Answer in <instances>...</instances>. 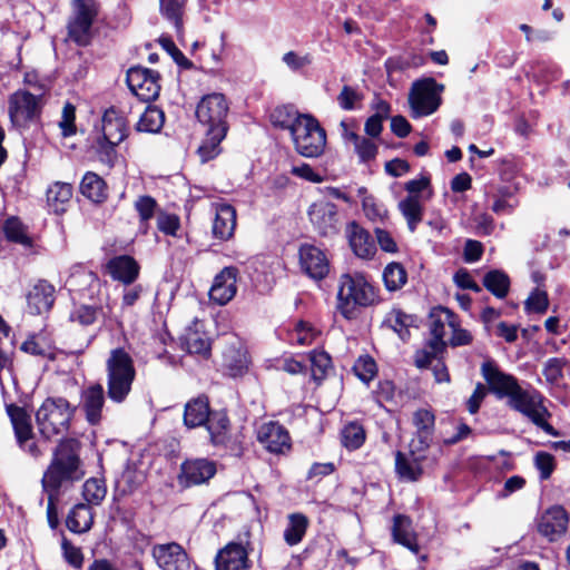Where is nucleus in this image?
<instances>
[{"mask_svg": "<svg viewBox=\"0 0 570 570\" xmlns=\"http://www.w3.org/2000/svg\"><path fill=\"white\" fill-rule=\"evenodd\" d=\"M307 115L301 114L294 105H282L273 109L269 118L274 127L286 129L292 134L293 128H296V125Z\"/></svg>", "mask_w": 570, "mask_h": 570, "instance_id": "obj_35", "label": "nucleus"}, {"mask_svg": "<svg viewBox=\"0 0 570 570\" xmlns=\"http://www.w3.org/2000/svg\"><path fill=\"white\" fill-rule=\"evenodd\" d=\"M399 209L405 218L410 232L414 233L423 218V205L420 198L406 196L399 203Z\"/></svg>", "mask_w": 570, "mask_h": 570, "instance_id": "obj_39", "label": "nucleus"}, {"mask_svg": "<svg viewBox=\"0 0 570 570\" xmlns=\"http://www.w3.org/2000/svg\"><path fill=\"white\" fill-rule=\"evenodd\" d=\"M157 228L165 235L176 237L180 228V218L176 214L159 210L157 215Z\"/></svg>", "mask_w": 570, "mask_h": 570, "instance_id": "obj_61", "label": "nucleus"}, {"mask_svg": "<svg viewBox=\"0 0 570 570\" xmlns=\"http://www.w3.org/2000/svg\"><path fill=\"white\" fill-rule=\"evenodd\" d=\"M382 302L380 288L362 273H345L338 278L336 312L346 321H356L362 311Z\"/></svg>", "mask_w": 570, "mask_h": 570, "instance_id": "obj_4", "label": "nucleus"}, {"mask_svg": "<svg viewBox=\"0 0 570 570\" xmlns=\"http://www.w3.org/2000/svg\"><path fill=\"white\" fill-rule=\"evenodd\" d=\"M482 284L493 296L503 299L509 294L511 281L505 272L491 269L484 274Z\"/></svg>", "mask_w": 570, "mask_h": 570, "instance_id": "obj_38", "label": "nucleus"}, {"mask_svg": "<svg viewBox=\"0 0 570 570\" xmlns=\"http://www.w3.org/2000/svg\"><path fill=\"white\" fill-rule=\"evenodd\" d=\"M345 233L348 244L357 257L370 258L375 254L376 247L370 233L356 222L348 223Z\"/></svg>", "mask_w": 570, "mask_h": 570, "instance_id": "obj_30", "label": "nucleus"}, {"mask_svg": "<svg viewBox=\"0 0 570 570\" xmlns=\"http://www.w3.org/2000/svg\"><path fill=\"white\" fill-rule=\"evenodd\" d=\"M80 450L81 443L77 439L60 440L41 479L42 490L48 495L47 520L51 529L59 525L57 503L61 491L69 489L85 476Z\"/></svg>", "mask_w": 570, "mask_h": 570, "instance_id": "obj_2", "label": "nucleus"}, {"mask_svg": "<svg viewBox=\"0 0 570 570\" xmlns=\"http://www.w3.org/2000/svg\"><path fill=\"white\" fill-rule=\"evenodd\" d=\"M105 272L115 282L122 285H132L139 277L140 265L130 255H117L108 259Z\"/></svg>", "mask_w": 570, "mask_h": 570, "instance_id": "obj_23", "label": "nucleus"}, {"mask_svg": "<svg viewBox=\"0 0 570 570\" xmlns=\"http://www.w3.org/2000/svg\"><path fill=\"white\" fill-rule=\"evenodd\" d=\"M61 549L66 562L76 569H80L82 567L83 554L80 548L75 547L66 537H62Z\"/></svg>", "mask_w": 570, "mask_h": 570, "instance_id": "obj_64", "label": "nucleus"}, {"mask_svg": "<svg viewBox=\"0 0 570 570\" xmlns=\"http://www.w3.org/2000/svg\"><path fill=\"white\" fill-rule=\"evenodd\" d=\"M412 449L407 454L397 451L395 453V471L401 479L414 482L417 481L423 474L422 462L425 456L417 454V445H412Z\"/></svg>", "mask_w": 570, "mask_h": 570, "instance_id": "obj_29", "label": "nucleus"}, {"mask_svg": "<svg viewBox=\"0 0 570 570\" xmlns=\"http://www.w3.org/2000/svg\"><path fill=\"white\" fill-rule=\"evenodd\" d=\"M257 441L271 453H284L291 449L288 431L278 422H266L257 429Z\"/></svg>", "mask_w": 570, "mask_h": 570, "instance_id": "obj_22", "label": "nucleus"}, {"mask_svg": "<svg viewBox=\"0 0 570 570\" xmlns=\"http://www.w3.org/2000/svg\"><path fill=\"white\" fill-rule=\"evenodd\" d=\"M291 138L296 153L305 158H317L325 151L326 131L311 114L293 128Z\"/></svg>", "mask_w": 570, "mask_h": 570, "instance_id": "obj_8", "label": "nucleus"}, {"mask_svg": "<svg viewBox=\"0 0 570 570\" xmlns=\"http://www.w3.org/2000/svg\"><path fill=\"white\" fill-rule=\"evenodd\" d=\"M365 439V430L358 422H350L341 431L342 444L350 451L360 449L364 444Z\"/></svg>", "mask_w": 570, "mask_h": 570, "instance_id": "obj_44", "label": "nucleus"}, {"mask_svg": "<svg viewBox=\"0 0 570 570\" xmlns=\"http://www.w3.org/2000/svg\"><path fill=\"white\" fill-rule=\"evenodd\" d=\"M186 0H159L161 14L169 20L176 31L179 33L183 30V9Z\"/></svg>", "mask_w": 570, "mask_h": 570, "instance_id": "obj_50", "label": "nucleus"}, {"mask_svg": "<svg viewBox=\"0 0 570 570\" xmlns=\"http://www.w3.org/2000/svg\"><path fill=\"white\" fill-rule=\"evenodd\" d=\"M567 360L563 357H551L543 365L542 374L550 384L558 383L563 377V367Z\"/></svg>", "mask_w": 570, "mask_h": 570, "instance_id": "obj_56", "label": "nucleus"}, {"mask_svg": "<svg viewBox=\"0 0 570 570\" xmlns=\"http://www.w3.org/2000/svg\"><path fill=\"white\" fill-rule=\"evenodd\" d=\"M446 348L434 350L433 347L417 350L414 353V365L420 370L431 367L441 356H443Z\"/></svg>", "mask_w": 570, "mask_h": 570, "instance_id": "obj_57", "label": "nucleus"}, {"mask_svg": "<svg viewBox=\"0 0 570 570\" xmlns=\"http://www.w3.org/2000/svg\"><path fill=\"white\" fill-rule=\"evenodd\" d=\"M144 481V472L137 469L136 465L128 463L116 482L124 493H131L138 489Z\"/></svg>", "mask_w": 570, "mask_h": 570, "instance_id": "obj_47", "label": "nucleus"}, {"mask_svg": "<svg viewBox=\"0 0 570 570\" xmlns=\"http://www.w3.org/2000/svg\"><path fill=\"white\" fill-rule=\"evenodd\" d=\"M73 17L68 22V36L78 46L89 45L92 24L99 12L96 0H73Z\"/></svg>", "mask_w": 570, "mask_h": 570, "instance_id": "obj_11", "label": "nucleus"}, {"mask_svg": "<svg viewBox=\"0 0 570 570\" xmlns=\"http://www.w3.org/2000/svg\"><path fill=\"white\" fill-rule=\"evenodd\" d=\"M481 375L487 386L478 383L468 399L466 409L471 414L478 413L488 392H490L498 400H505L507 405L512 411L525 416L548 435L559 436V431L548 422L551 413L544 405L546 397L540 391L529 383L522 386L514 375L503 372L497 362L491 358L481 364Z\"/></svg>", "mask_w": 570, "mask_h": 570, "instance_id": "obj_1", "label": "nucleus"}, {"mask_svg": "<svg viewBox=\"0 0 570 570\" xmlns=\"http://www.w3.org/2000/svg\"><path fill=\"white\" fill-rule=\"evenodd\" d=\"M568 524L569 514L560 504L549 507L537 518L538 532L550 542L557 541L564 535Z\"/></svg>", "mask_w": 570, "mask_h": 570, "instance_id": "obj_16", "label": "nucleus"}, {"mask_svg": "<svg viewBox=\"0 0 570 570\" xmlns=\"http://www.w3.org/2000/svg\"><path fill=\"white\" fill-rule=\"evenodd\" d=\"M128 135L127 120L115 107L108 108L102 116V137L98 140L99 149L107 157L115 154L118 146Z\"/></svg>", "mask_w": 570, "mask_h": 570, "instance_id": "obj_13", "label": "nucleus"}, {"mask_svg": "<svg viewBox=\"0 0 570 570\" xmlns=\"http://www.w3.org/2000/svg\"><path fill=\"white\" fill-rule=\"evenodd\" d=\"M107 395L114 403H124L136 377L132 357L121 347L110 351L106 361Z\"/></svg>", "mask_w": 570, "mask_h": 570, "instance_id": "obj_6", "label": "nucleus"}, {"mask_svg": "<svg viewBox=\"0 0 570 570\" xmlns=\"http://www.w3.org/2000/svg\"><path fill=\"white\" fill-rule=\"evenodd\" d=\"M308 217L321 236L328 237L340 232V215L337 206L331 202L321 200L311 205Z\"/></svg>", "mask_w": 570, "mask_h": 570, "instance_id": "obj_18", "label": "nucleus"}, {"mask_svg": "<svg viewBox=\"0 0 570 570\" xmlns=\"http://www.w3.org/2000/svg\"><path fill=\"white\" fill-rule=\"evenodd\" d=\"M289 340L292 344L309 345L314 341V331L308 323L298 321L289 333Z\"/></svg>", "mask_w": 570, "mask_h": 570, "instance_id": "obj_58", "label": "nucleus"}, {"mask_svg": "<svg viewBox=\"0 0 570 570\" xmlns=\"http://www.w3.org/2000/svg\"><path fill=\"white\" fill-rule=\"evenodd\" d=\"M135 210L139 217V228L147 233L149 228V222L158 215V204L156 199L149 195L139 196L134 204Z\"/></svg>", "mask_w": 570, "mask_h": 570, "instance_id": "obj_42", "label": "nucleus"}, {"mask_svg": "<svg viewBox=\"0 0 570 570\" xmlns=\"http://www.w3.org/2000/svg\"><path fill=\"white\" fill-rule=\"evenodd\" d=\"M146 288L142 284L124 285L121 295V309L127 311L135 306L144 296Z\"/></svg>", "mask_w": 570, "mask_h": 570, "instance_id": "obj_62", "label": "nucleus"}, {"mask_svg": "<svg viewBox=\"0 0 570 570\" xmlns=\"http://www.w3.org/2000/svg\"><path fill=\"white\" fill-rule=\"evenodd\" d=\"M443 90L444 86L432 77L415 80L409 92L411 117L417 119L434 114L442 105Z\"/></svg>", "mask_w": 570, "mask_h": 570, "instance_id": "obj_9", "label": "nucleus"}, {"mask_svg": "<svg viewBox=\"0 0 570 570\" xmlns=\"http://www.w3.org/2000/svg\"><path fill=\"white\" fill-rule=\"evenodd\" d=\"M56 288L47 279H39L27 294V309L32 315L48 313L56 301Z\"/></svg>", "mask_w": 570, "mask_h": 570, "instance_id": "obj_27", "label": "nucleus"}, {"mask_svg": "<svg viewBox=\"0 0 570 570\" xmlns=\"http://www.w3.org/2000/svg\"><path fill=\"white\" fill-rule=\"evenodd\" d=\"M217 472L216 463L208 459H186L180 464L177 475L178 484L183 488H190L207 483Z\"/></svg>", "mask_w": 570, "mask_h": 570, "instance_id": "obj_14", "label": "nucleus"}, {"mask_svg": "<svg viewBox=\"0 0 570 570\" xmlns=\"http://www.w3.org/2000/svg\"><path fill=\"white\" fill-rule=\"evenodd\" d=\"M100 312L101 307L80 305L71 312L70 320L72 322H78L82 326H89L97 321Z\"/></svg>", "mask_w": 570, "mask_h": 570, "instance_id": "obj_59", "label": "nucleus"}, {"mask_svg": "<svg viewBox=\"0 0 570 570\" xmlns=\"http://www.w3.org/2000/svg\"><path fill=\"white\" fill-rule=\"evenodd\" d=\"M348 140L353 142L354 150L358 156L360 163H368L375 159L379 147L372 139L361 137L356 132H351L348 135Z\"/></svg>", "mask_w": 570, "mask_h": 570, "instance_id": "obj_49", "label": "nucleus"}, {"mask_svg": "<svg viewBox=\"0 0 570 570\" xmlns=\"http://www.w3.org/2000/svg\"><path fill=\"white\" fill-rule=\"evenodd\" d=\"M228 111L223 94L206 95L197 104L196 118L203 127V139L196 153L203 164L217 158L223 151L222 142L229 130Z\"/></svg>", "mask_w": 570, "mask_h": 570, "instance_id": "obj_3", "label": "nucleus"}, {"mask_svg": "<svg viewBox=\"0 0 570 570\" xmlns=\"http://www.w3.org/2000/svg\"><path fill=\"white\" fill-rule=\"evenodd\" d=\"M185 346L188 353L198 354L207 358L210 355V342L198 332L189 333L185 338Z\"/></svg>", "mask_w": 570, "mask_h": 570, "instance_id": "obj_54", "label": "nucleus"}, {"mask_svg": "<svg viewBox=\"0 0 570 570\" xmlns=\"http://www.w3.org/2000/svg\"><path fill=\"white\" fill-rule=\"evenodd\" d=\"M246 542H229L219 549L215 557L216 570H250L252 561L248 559Z\"/></svg>", "mask_w": 570, "mask_h": 570, "instance_id": "obj_20", "label": "nucleus"}, {"mask_svg": "<svg viewBox=\"0 0 570 570\" xmlns=\"http://www.w3.org/2000/svg\"><path fill=\"white\" fill-rule=\"evenodd\" d=\"M151 556L160 570H190L191 559L177 542L154 546Z\"/></svg>", "mask_w": 570, "mask_h": 570, "instance_id": "obj_17", "label": "nucleus"}, {"mask_svg": "<svg viewBox=\"0 0 570 570\" xmlns=\"http://www.w3.org/2000/svg\"><path fill=\"white\" fill-rule=\"evenodd\" d=\"M393 540L407 548L413 553H419L420 546L416 533L412 527V520L405 514H396L392 525Z\"/></svg>", "mask_w": 570, "mask_h": 570, "instance_id": "obj_31", "label": "nucleus"}, {"mask_svg": "<svg viewBox=\"0 0 570 570\" xmlns=\"http://www.w3.org/2000/svg\"><path fill=\"white\" fill-rule=\"evenodd\" d=\"M414 323L415 317L413 315L394 307L385 315L382 327L393 331L403 342H406L410 340V328Z\"/></svg>", "mask_w": 570, "mask_h": 570, "instance_id": "obj_33", "label": "nucleus"}, {"mask_svg": "<svg viewBox=\"0 0 570 570\" xmlns=\"http://www.w3.org/2000/svg\"><path fill=\"white\" fill-rule=\"evenodd\" d=\"M46 91L43 86H39L37 92L19 89L9 96L8 114L14 128L27 130L40 122Z\"/></svg>", "mask_w": 570, "mask_h": 570, "instance_id": "obj_7", "label": "nucleus"}, {"mask_svg": "<svg viewBox=\"0 0 570 570\" xmlns=\"http://www.w3.org/2000/svg\"><path fill=\"white\" fill-rule=\"evenodd\" d=\"M299 266L308 277L324 279L330 273V261L324 250L312 244H302L298 249Z\"/></svg>", "mask_w": 570, "mask_h": 570, "instance_id": "obj_19", "label": "nucleus"}, {"mask_svg": "<svg viewBox=\"0 0 570 570\" xmlns=\"http://www.w3.org/2000/svg\"><path fill=\"white\" fill-rule=\"evenodd\" d=\"M20 350L27 354L41 356L50 361L57 358V350L39 335H30L20 346Z\"/></svg>", "mask_w": 570, "mask_h": 570, "instance_id": "obj_43", "label": "nucleus"}, {"mask_svg": "<svg viewBox=\"0 0 570 570\" xmlns=\"http://www.w3.org/2000/svg\"><path fill=\"white\" fill-rule=\"evenodd\" d=\"M77 407L62 396L47 397L36 411L40 435L49 441L69 431Z\"/></svg>", "mask_w": 570, "mask_h": 570, "instance_id": "obj_5", "label": "nucleus"}, {"mask_svg": "<svg viewBox=\"0 0 570 570\" xmlns=\"http://www.w3.org/2000/svg\"><path fill=\"white\" fill-rule=\"evenodd\" d=\"M80 404L86 421L90 425H99L104 419L102 411L106 403L105 390L100 383H94L81 391Z\"/></svg>", "mask_w": 570, "mask_h": 570, "instance_id": "obj_24", "label": "nucleus"}, {"mask_svg": "<svg viewBox=\"0 0 570 570\" xmlns=\"http://www.w3.org/2000/svg\"><path fill=\"white\" fill-rule=\"evenodd\" d=\"M6 412L10 419L18 446L32 458H40L43 451L37 443L29 412L14 403L6 404Z\"/></svg>", "mask_w": 570, "mask_h": 570, "instance_id": "obj_10", "label": "nucleus"}, {"mask_svg": "<svg viewBox=\"0 0 570 570\" xmlns=\"http://www.w3.org/2000/svg\"><path fill=\"white\" fill-rule=\"evenodd\" d=\"M308 355L312 377L315 382L321 383L332 368V358L325 351L314 350Z\"/></svg>", "mask_w": 570, "mask_h": 570, "instance_id": "obj_48", "label": "nucleus"}, {"mask_svg": "<svg viewBox=\"0 0 570 570\" xmlns=\"http://www.w3.org/2000/svg\"><path fill=\"white\" fill-rule=\"evenodd\" d=\"M47 205L56 214L66 212L72 197V186L68 183L56 181L47 189Z\"/></svg>", "mask_w": 570, "mask_h": 570, "instance_id": "obj_36", "label": "nucleus"}, {"mask_svg": "<svg viewBox=\"0 0 570 570\" xmlns=\"http://www.w3.org/2000/svg\"><path fill=\"white\" fill-rule=\"evenodd\" d=\"M210 442L215 446H223L233 452L240 451V446L234 441L229 434L230 421L226 412L215 411L206 422Z\"/></svg>", "mask_w": 570, "mask_h": 570, "instance_id": "obj_25", "label": "nucleus"}, {"mask_svg": "<svg viewBox=\"0 0 570 570\" xmlns=\"http://www.w3.org/2000/svg\"><path fill=\"white\" fill-rule=\"evenodd\" d=\"M3 233L6 238L16 244L31 246L32 239L28 236L27 227L18 217H9L4 220Z\"/></svg>", "mask_w": 570, "mask_h": 570, "instance_id": "obj_45", "label": "nucleus"}, {"mask_svg": "<svg viewBox=\"0 0 570 570\" xmlns=\"http://www.w3.org/2000/svg\"><path fill=\"white\" fill-rule=\"evenodd\" d=\"M549 307V299L546 292L533 291L524 302V308L528 313L543 314Z\"/></svg>", "mask_w": 570, "mask_h": 570, "instance_id": "obj_63", "label": "nucleus"}, {"mask_svg": "<svg viewBox=\"0 0 570 570\" xmlns=\"http://www.w3.org/2000/svg\"><path fill=\"white\" fill-rule=\"evenodd\" d=\"M164 122L165 112L156 106H148L140 116L136 129L138 131L156 134L160 131Z\"/></svg>", "mask_w": 570, "mask_h": 570, "instance_id": "obj_41", "label": "nucleus"}, {"mask_svg": "<svg viewBox=\"0 0 570 570\" xmlns=\"http://www.w3.org/2000/svg\"><path fill=\"white\" fill-rule=\"evenodd\" d=\"M80 193L89 200L100 204L107 199L105 180L92 171H87L80 183Z\"/></svg>", "mask_w": 570, "mask_h": 570, "instance_id": "obj_37", "label": "nucleus"}, {"mask_svg": "<svg viewBox=\"0 0 570 570\" xmlns=\"http://www.w3.org/2000/svg\"><path fill=\"white\" fill-rule=\"evenodd\" d=\"M355 375L364 383H370L377 373V366L370 355L360 356L353 365Z\"/></svg>", "mask_w": 570, "mask_h": 570, "instance_id": "obj_53", "label": "nucleus"}, {"mask_svg": "<svg viewBox=\"0 0 570 570\" xmlns=\"http://www.w3.org/2000/svg\"><path fill=\"white\" fill-rule=\"evenodd\" d=\"M428 324L432 337L426 342V346L440 350L448 346V343L444 341L446 326L450 328L458 326L459 320L451 309L439 305L431 308Z\"/></svg>", "mask_w": 570, "mask_h": 570, "instance_id": "obj_15", "label": "nucleus"}, {"mask_svg": "<svg viewBox=\"0 0 570 570\" xmlns=\"http://www.w3.org/2000/svg\"><path fill=\"white\" fill-rule=\"evenodd\" d=\"M412 424L415 428V440L412 441V445H417L419 451H426L433 442L435 414L426 407L417 409L413 412Z\"/></svg>", "mask_w": 570, "mask_h": 570, "instance_id": "obj_26", "label": "nucleus"}, {"mask_svg": "<svg viewBox=\"0 0 570 570\" xmlns=\"http://www.w3.org/2000/svg\"><path fill=\"white\" fill-rule=\"evenodd\" d=\"M58 125L63 137H70L77 132L76 107L71 102L67 101L63 105L61 119Z\"/></svg>", "mask_w": 570, "mask_h": 570, "instance_id": "obj_60", "label": "nucleus"}, {"mask_svg": "<svg viewBox=\"0 0 570 570\" xmlns=\"http://www.w3.org/2000/svg\"><path fill=\"white\" fill-rule=\"evenodd\" d=\"M94 524V512L86 503L76 504L68 513L66 527L73 533L88 532Z\"/></svg>", "mask_w": 570, "mask_h": 570, "instance_id": "obj_34", "label": "nucleus"}, {"mask_svg": "<svg viewBox=\"0 0 570 570\" xmlns=\"http://www.w3.org/2000/svg\"><path fill=\"white\" fill-rule=\"evenodd\" d=\"M533 464L539 471V479L541 481L550 479L557 466L554 456L546 451H539L535 453Z\"/></svg>", "mask_w": 570, "mask_h": 570, "instance_id": "obj_55", "label": "nucleus"}, {"mask_svg": "<svg viewBox=\"0 0 570 570\" xmlns=\"http://www.w3.org/2000/svg\"><path fill=\"white\" fill-rule=\"evenodd\" d=\"M107 493L106 485L104 481L91 478L88 479L82 487V495L86 500V504H100L101 501L105 499Z\"/></svg>", "mask_w": 570, "mask_h": 570, "instance_id": "obj_52", "label": "nucleus"}, {"mask_svg": "<svg viewBox=\"0 0 570 570\" xmlns=\"http://www.w3.org/2000/svg\"><path fill=\"white\" fill-rule=\"evenodd\" d=\"M308 528V518L303 513H292L288 515V523L284 530V540L288 546L298 544Z\"/></svg>", "mask_w": 570, "mask_h": 570, "instance_id": "obj_40", "label": "nucleus"}, {"mask_svg": "<svg viewBox=\"0 0 570 570\" xmlns=\"http://www.w3.org/2000/svg\"><path fill=\"white\" fill-rule=\"evenodd\" d=\"M383 281L387 291L395 292L406 284L407 273L402 264L393 262L385 266L383 271Z\"/></svg>", "mask_w": 570, "mask_h": 570, "instance_id": "obj_46", "label": "nucleus"}, {"mask_svg": "<svg viewBox=\"0 0 570 570\" xmlns=\"http://www.w3.org/2000/svg\"><path fill=\"white\" fill-rule=\"evenodd\" d=\"M236 223V209L229 204H217L212 226L213 237L222 242L229 240L234 236Z\"/></svg>", "mask_w": 570, "mask_h": 570, "instance_id": "obj_28", "label": "nucleus"}, {"mask_svg": "<svg viewBox=\"0 0 570 570\" xmlns=\"http://www.w3.org/2000/svg\"><path fill=\"white\" fill-rule=\"evenodd\" d=\"M238 274L239 271L235 266L224 267L214 278L209 298L220 306L230 302L237 293Z\"/></svg>", "mask_w": 570, "mask_h": 570, "instance_id": "obj_21", "label": "nucleus"}, {"mask_svg": "<svg viewBox=\"0 0 570 570\" xmlns=\"http://www.w3.org/2000/svg\"><path fill=\"white\" fill-rule=\"evenodd\" d=\"M363 99V92L348 85L343 86L336 98L340 108L347 111L358 109Z\"/></svg>", "mask_w": 570, "mask_h": 570, "instance_id": "obj_51", "label": "nucleus"}, {"mask_svg": "<svg viewBox=\"0 0 570 570\" xmlns=\"http://www.w3.org/2000/svg\"><path fill=\"white\" fill-rule=\"evenodd\" d=\"M212 413L208 397L206 395H199L186 403L184 424L188 429L203 426L209 420Z\"/></svg>", "mask_w": 570, "mask_h": 570, "instance_id": "obj_32", "label": "nucleus"}, {"mask_svg": "<svg viewBox=\"0 0 570 570\" xmlns=\"http://www.w3.org/2000/svg\"><path fill=\"white\" fill-rule=\"evenodd\" d=\"M159 80L158 71L141 66H134L127 71L126 81L129 89L144 102L158 98L160 92Z\"/></svg>", "mask_w": 570, "mask_h": 570, "instance_id": "obj_12", "label": "nucleus"}]
</instances>
